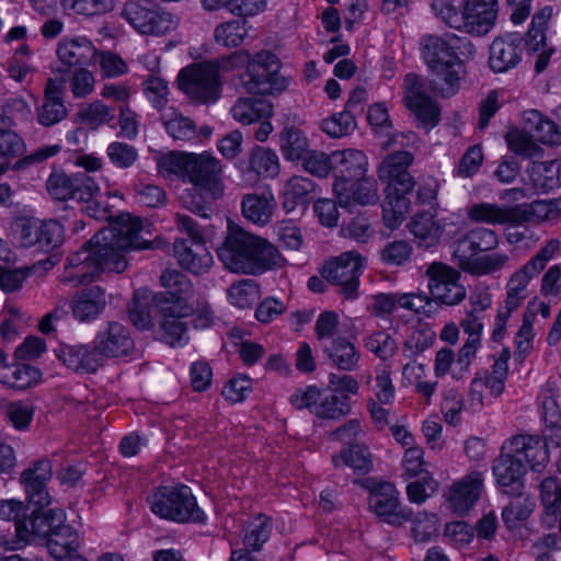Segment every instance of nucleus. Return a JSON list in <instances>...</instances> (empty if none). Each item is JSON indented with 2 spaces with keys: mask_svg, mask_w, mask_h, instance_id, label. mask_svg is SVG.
<instances>
[{
  "mask_svg": "<svg viewBox=\"0 0 561 561\" xmlns=\"http://www.w3.org/2000/svg\"><path fill=\"white\" fill-rule=\"evenodd\" d=\"M94 342L103 359L127 356L134 348L129 331L118 322H110L107 328L96 335Z\"/></svg>",
  "mask_w": 561,
  "mask_h": 561,
  "instance_id": "bb28decb",
  "label": "nucleus"
},
{
  "mask_svg": "<svg viewBox=\"0 0 561 561\" xmlns=\"http://www.w3.org/2000/svg\"><path fill=\"white\" fill-rule=\"evenodd\" d=\"M505 139L511 151L516 154L535 159L542 153V149L535 142V138L526 131L518 129L510 130Z\"/></svg>",
  "mask_w": 561,
  "mask_h": 561,
  "instance_id": "8fccbe9b",
  "label": "nucleus"
},
{
  "mask_svg": "<svg viewBox=\"0 0 561 561\" xmlns=\"http://www.w3.org/2000/svg\"><path fill=\"white\" fill-rule=\"evenodd\" d=\"M151 301L149 296L136 291L128 305V317L134 327L147 330L152 325Z\"/></svg>",
  "mask_w": 561,
  "mask_h": 561,
  "instance_id": "a18cd8bd",
  "label": "nucleus"
},
{
  "mask_svg": "<svg viewBox=\"0 0 561 561\" xmlns=\"http://www.w3.org/2000/svg\"><path fill=\"white\" fill-rule=\"evenodd\" d=\"M301 161L304 169L317 178H325L332 171V153L327 154L322 151L308 150Z\"/></svg>",
  "mask_w": 561,
  "mask_h": 561,
  "instance_id": "680f3d73",
  "label": "nucleus"
},
{
  "mask_svg": "<svg viewBox=\"0 0 561 561\" xmlns=\"http://www.w3.org/2000/svg\"><path fill=\"white\" fill-rule=\"evenodd\" d=\"M159 339L171 346H182L188 341L187 324L182 316L165 317L159 324Z\"/></svg>",
  "mask_w": 561,
  "mask_h": 561,
  "instance_id": "c03bdc74",
  "label": "nucleus"
},
{
  "mask_svg": "<svg viewBox=\"0 0 561 561\" xmlns=\"http://www.w3.org/2000/svg\"><path fill=\"white\" fill-rule=\"evenodd\" d=\"M508 262V255L505 253H490L478 256L460 268L473 275L491 274L501 270Z\"/></svg>",
  "mask_w": 561,
  "mask_h": 561,
  "instance_id": "6e6d98bb",
  "label": "nucleus"
},
{
  "mask_svg": "<svg viewBox=\"0 0 561 561\" xmlns=\"http://www.w3.org/2000/svg\"><path fill=\"white\" fill-rule=\"evenodd\" d=\"M339 459L351 467L357 474H366L373 468L371 455L364 445L355 444L342 449L339 456H333L334 467H339Z\"/></svg>",
  "mask_w": 561,
  "mask_h": 561,
  "instance_id": "ea45409f",
  "label": "nucleus"
},
{
  "mask_svg": "<svg viewBox=\"0 0 561 561\" xmlns=\"http://www.w3.org/2000/svg\"><path fill=\"white\" fill-rule=\"evenodd\" d=\"M93 62L100 66L101 73L106 78L119 77L127 72V64L117 54L108 50H98Z\"/></svg>",
  "mask_w": 561,
  "mask_h": 561,
  "instance_id": "e2e57ef3",
  "label": "nucleus"
},
{
  "mask_svg": "<svg viewBox=\"0 0 561 561\" xmlns=\"http://www.w3.org/2000/svg\"><path fill=\"white\" fill-rule=\"evenodd\" d=\"M271 528L270 518L259 515L245 529L243 548L232 550L229 561H260L254 553L270 538Z\"/></svg>",
  "mask_w": 561,
  "mask_h": 561,
  "instance_id": "a878e982",
  "label": "nucleus"
},
{
  "mask_svg": "<svg viewBox=\"0 0 561 561\" xmlns=\"http://www.w3.org/2000/svg\"><path fill=\"white\" fill-rule=\"evenodd\" d=\"M279 60L271 51H260L249 69L240 76V83L252 94H276L287 88V79L279 75Z\"/></svg>",
  "mask_w": 561,
  "mask_h": 561,
  "instance_id": "6e6552de",
  "label": "nucleus"
},
{
  "mask_svg": "<svg viewBox=\"0 0 561 561\" xmlns=\"http://www.w3.org/2000/svg\"><path fill=\"white\" fill-rule=\"evenodd\" d=\"M552 15L549 7L541 9L533 16L531 26L527 32L525 45L533 51H537L546 44V34L548 21Z\"/></svg>",
  "mask_w": 561,
  "mask_h": 561,
  "instance_id": "603ef678",
  "label": "nucleus"
},
{
  "mask_svg": "<svg viewBox=\"0 0 561 561\" xmlns=\"http://www.w3.org/2000/svg\"><path fill=\"white\" fill-rule=\"evenodd\" d=\"M499 244L496 232L478 227L461 234L455 242L454 260L459 267L473 261L481 252L495 249Z\"/></svg>",
  "mask_w": 561,
  "mask_h": 561,
  "instance_id": "6ab92c4d",
  "label": "nucleus"
},
{
  "mask_svg": "<svg viewBox=\"0 0 561 561\" xmlns=\"http://www.w3.org/2000/svg\"><path fill=\"white\" fill-rule=\"evenodd\" d=\"M257 295L259 288L250 279L233 284L228 291L230 302L239 308L250 307L256 300Z\"/></svg>",
  "mask_w": 561,
  "mask_h": 561,
  "instance_id": "0e129e2a",
  "label": "nucleus"
},
{
  "mask_svg": "<svg viewBox=\"0 0 561 561\" xmlns=\"http://www.w3.org/2000/svg\"><path fill=\"white\" fill-rule=\"evenodd\" d=\"M105 294L99 286L83 289L75 296L72 312L80 321L94 319L105 307Z\"/></svg>",
  "mask_w": 561,
  "mask_h": 561,
  "instance_id": "473e14b6",
  "label": "nucleus"
},
{
  "mask_svg": "<svg viewBox=\"0 0 561 561\" xmlns=\"http://www.w3.org/2000/svg\"><path fill=\"white\" fill-rule=\"evenodd\" d=\"M121 15L146 35H164L178 25L174 15L162 11L152 0H127Z\"/></svg>",
  "mask_w": 561,
  "mask_h": 561,
  "instance_id": "1a4fd4ad",
  "label": "nucleus"
},
{
  "mask_svg": "<svg viewBox=\"0 0 561 561\" xmlns=\"http://www.w3.org/2000/svg\"><path fill=\"white\" fill-rule=\"evenodd\" d=\"M56 354L69 369L80 374H93L103 365V358L95 342L93 344H60Z\"/></svg>",
  "mask_w": 561,
  "mask_h": 561,
  "instance_id": "412c9836",
  "label": "nucleus"
},
{
  "mask_svg": "<svg viewBox=\"0 0 561 561\" xmlns=\"http://www.w3.org/2000/svg\"><path fill=\"white\" fill-rule=\"evenodd\" d=\"M412 254V247L403 240L389 242L380 252L383 263L400 266L408 262Z\"/></svg>",
  "mask_w": 561,
  "mask_h": 561,
  "instance_id": "774afa93",
  "label": "nucleus"
},
{
  "mask_svg": "<svg viewBox=\"0 0 561 561\" xmlns=\"http://www.w3.org/2000/svg\"><path fill=\"white\" fill-rule=\"evenodd\" d=\"M217 255L224 266L233 273L259 275L280 266L278 250L267 240L248 232L231 220Z\"/></svg>",
  "mask_w": 561,
  "mask_h": 561,
  "instance_id": "7ed1b4c3",
  "label": "nucleus"
},
{
  "mask_svg": "<svg viewBox=\"0 0 561 561\" xmlns=\"http://www.w3.org/2000/svg\"><path fill=\"white\" fill-rule=\"evenodd\" d=\"M323 352L331 364L340 370L353 371L359 362V352L346 337L337 336L323 344Z\"/></svg>",
  "mask_w": 561,
  "mask_h": 561,
  "instance_id": "2f4dec72",
  "label": "nucleus"
},
{
  "mask_svg": "<svg viewBox=\"0 0 561 561\" xmlns=\"http://www.w3.org/2000/svg\"><path fill=\"white\" fill-rule=\"evenodd\" d=\"M25 152V142L22 137L9 126H0V161L9 167L12 159Z\"/></svg>",
  "mask_w": 561,
  "mask_h": 561,
  "instance_id": "de8ad7c7",
  "label": "nucleus"
},
{
  "mask_svg": "<svg viewBox=\"0 0 561 561\" xmlns=\"http://www.w3.org/2000/svg\"><path fill=\"white\" fill-rule=\"evenodd\" d=\"M187 180L213 199L222 194L220 161L207 152L191 153Z\"/></svg>",
  "mask_w": 561,
  "mask_h": 561,
  "instance_id": "dca6fc26",
  "label": "nucleus"
},
{
  "mask_svg": "<svg viewBox=\"0 0 561 561\" xmlns=\"http://www.w3.org/2000/svg\"><path fill=\"white\" fill-rule=\"evenodd\" d=\"M410 230L425 247L433 245L442 236L440 227L434 221L430 213L416 215L410 225Z\"/></svg>",
  "mask_w": 561,
  "mask_h": 561,
  "instance_id": "49530a36",
  "label": "nucleus"
},
{
  "mask_svg": "<svg viewBox=\"0 0 561 561\" xmlns=\"http://www.w3.org/2000/svg\"><path fill=\"white\" fill-rule=\"evenodd\" d=\"M348 192L352 194L350 199L353 198L354 202L360 205L375 204L379 199L376 182L371 179H366L365 175L360 180L350 182L346 194Z\"/></svg>",
  "mask_w": 561,
  "mask_h": 561,
  "instance_id": "052dcab7",
  "label": "nucleus"
},
{
  "mask_svg": "<svg viewBox=\"0 0 561 561\" xmlns=\"http://www.w3.org/2000/svg\"><path fill=\"white\" fill-rule=\"evenodd\" d=\"M167 133L175 141H191L197 137L196 124L175 108L170 107L161 116Z\"/></svg>",
  "mask_w": 561,
  "mask_h": 561,
  "instance_id": "f704fd0d",
  "label": "nucleus"
},
{
  "mask_svg": "<svg viewBox=\"0 0 561 561\" xmlns=\"http://www.w3.org/2000/svg\"><path fill=\"white\" fill-rule=\"evenodd\" d=\"M191 153L170 152L158 160V170L164 176L187 179Z\"/></svg>",
  "mask_w": 561,
  "mask_h": 561,
  "instance_id": "5fc2aeb1",
  "label": "nucleus"
},
{
  "mask_svg": "<svg viewBox=\"0 0 561 561\" xmlns=\"http://www.w3.org/2000/svg\"><path fill=\"white\" fill-rule=\"evenodd\" d=\"M250 170L263 178H275L279 173L277 154L267 148L256 147L249 158Z\"/></svg>",
  "mask_w": 561,
  "mask_h": 561,
  "instance_id": "37998d69",
  "label": "nucleus"
},
{
  "mask_svg": "<svg viewBox=\"0 0 561 561\" xmlns=\"http://www.w3.org/2000/svg\"><path fill=\"white\" fill-rule=\"evenodd\" d=\"M540 497L546 508L545 522L553 525L557 522L558 510H561V483L553 477L542 480Z\"/></svg>",
  "mask_w": 561,
  "mask_h": 561,
  "instance_id": "a19ab883",
  "label": "nucleus"
},
{
  "mask_svg": "<svg viewBox=\"0 0 561 561\" xmlns=\"http://www.w3.org/2000/svg\"><path fill=\"white\" fill-rule=\"evenodd\" d=\"M398 305L401 308L412 310L416 313H423L426 317H431L437 311L431 295L427 296L425 294H399Z\"/></svg>",
  "mask_w": 561,
  "mask_h": 561,
  "instance_id": "338daca9",
  "label": "nucleus"
},
{
  "mask_svg": "<svg viewBox=\"0 0 561 561\" xmlns=\"http://www.w3.org/2000/svg\"><path fill=\"white\" fill-rule=\"evenodd\" d=\"M510 448L526 460L531 471L541 472L549 462L548 446L538 436L516 435L511 439Z\"/></svg>",
  "mask_w": 561,
  "mask_h": 561,
  "instance_id": "c85d7f7f",
  "label": "nucleus"
},
{
  "mask_svg": "<svg viewBox=\"0 0 561 561\" xmlns=\"http://www.w3.org/2000/svg\"><path fill=\"white\" fill-rule=\"evenodd\" d=\"M173 251L180 266L194 275L206 274L213 266L214 259L204 240L188 242L186 239H176Z\"/></svg>",
  "mask_w": 561,
  "mask_h": 561,
  "instance_id": "5701e85b",
  "label": "nucleus"
},
{
  "mask_svg": "<svg viewBox=\"0 0 561 561\" xmlns=\"http://www.w3.org/2000/svg\"><path fill=\"white\" fill-rule=\"evenodd\" d=\"M482 488V473L478 471L470 472L461 480L453 483L445 493L448 507L456 514H466L479 500Z\"/></svg>",
  "mask_w": 561,
  "mask_h": 561,
  "instance_id": "aec40b11",
  "label": "nucleus"
},
{
  "mask_svg": "<svg viewBox=\"0 0 561 561\" xmlns=\"http://www.w3.org/2000/svg\"><path fill=\"white\" fill-rule=\"evenodd\" d=\"M492 470L497 484L505 493H523L526 470L520 457L511 450L501 454L494 459Z\"/></svg>",
  "mask_w": 561,
  "mask_h": 561,
  "instance_id": "393cba45",
  "label": "nucleus"
},
{
  "mask_svg": "<svg viewBox=\"0 0 561 561\" xmlns=\"http://www.w3.org/2000/svg\"><path fill=\"white\" fill-rule=\"evenodd\" d=\"M49 194L58 201L91 202L100 194V187L87 172L68 175L64 172L51 173L46 183Z\"/></svg>",
  "mask_w": 561,
  "mask_h": 561,
  "instance_id": "ddd939ff",
  "label": "nucleus"
},
{
  "mask_svg": "<svg viewBox=\"0 0 561 561\" xmlns=\"http://www.w3.org/2000/svg\"><path fill=\"white\" fill-rule=\"evenodd\" d=\"M178 84L194 105L214 104L220 98V76L209 61L194 64L182 69L178 76Z\"/></svg>",
  "mask_w": 561,
  "mask_h": 561,
  "instance_id": "0eeeda50",
  "label": "nucleus"
},
{
  "mask_svg": "<svg viewBox=\"0 0 561 561\" xmlns=\"http://www.w3.org/2000/svg\"><path fill=\"white\" fill-rule=\"evenodd\" d=\"M428 290L435 307L455 306L466 297V288L459 283L460 274L456 270L438 262L432 263L426 270Z\"/></svg>",
  "mask_w": 561,
  "mask_h": 561,
  "instance_id": "9b49d317",
  "label": "nucleus"
},
{
  "mask_svg": "<svg viewBox=\"0 0 561 561\" xmlns=\"http://www.w3.org/2000/svg\"><path fill=\"white\" fill-rule=\"evenodd\" d=\"M412 162V153L398 150L388 154L378 168V178L386 184L382 219L390 229L398 228L411 208L410 195H414L415 181L408 169Z\"/></svg>",
  "mask_w": 561,
  "mask_h": 561,
  "instance_id": "20e7f679",
  "label": "nucleus"
},
{
  "mask_svg": "<svg viewBox=\"0 0 561 561\" xmlns=\"http://www.w3.org/2000/svg\"><path fill=\"white\" fill-rule=\"evenodd\" d=\"M528 172L536 187L551 191L561 186V160L534 161Z\"/></svg>",
  "mask_w": 561,
  "mask_h": 561,
  "instance_id": "e433bc0d",
  "label": "nucleus"
},
{
  "mask_svg": "<svg viewBox=\"0 0 561 561\" xmlns=\"http://www.w3.org/2000/svg\"><path fill=\"white\" fill-rule=\"evenodd\" d=\"M247 36L244 23L238 20L222 22L215 27L214 39L217 44L230 48L240 46Z\"/></svg>",
  "mask_w": 561,
  "mask_h": 561,
  "instance_id": "09e8293b",
  "label": "nucleus"
},
{
  "mask_svg": "<svg viewBox=\"0 0 561 561\" xmlns=\"http://www.w3.org/2000/svg\"><path fill=\"white\" fill-rule=\"evenodd\" d=\"M279 147L286 160L297 161L308 152L309 141L302 130L291 126L279 133Z\"/></svg>",
  "mask_w": 561,
  "mask_h": 561,
  "instance_id": "4c0bfd02",
  "label": "nucleus"
},
{
  "mask_svg": "<svg viewBox=\"0 0 561 561\" xmlns=\"http://www.w3.org/2000/svg\"><path fill=\"white\" fill-rule=\"evenodd\" d=\"M66 78H49L45 87V101L38 110V123L49 127L61 122L67 116V108L61 100Z\"/></svg>",
  "mask_w": 561,
  "mask_h": 561,
  "instance_id": "cd10ccee",
  "label": "nucleus"
},
{
  "mask_svg": "<svg viewBox=\"0 0 561 561\" xmlns=\"http://www.w3.org/2000/svg\"><path fill=\"white\" fill-rule=\"evenodd\" d=\"M80 121L92 129H96L101 125L107 124L115 118L114 108L95 101L82 107L78 112Z\"/></svg>",
  "mask_w": 561,
  "mask_h": 561,
  "instance_id": "864d4df0",
  "label": "nucleus"
},
{
  "mask_svg": "<svg viewBox=\"0 0 561 561\" xmlns=\"http://www.w3.org/2000/svg\"><path fill=\"white\" fill-rule=\"evenodd\" d=\"M53 476V466L50 460L43 458L25 469L20 478L27 496L28 504L34 506V511L28 517L18 520L19 525L27 528L28 545L37 539L46 540L51 533L49 528V510L42 511L50 504V495L47 489V482Z\"/></svg>",
  "mask_w": 561,
  "mask_h": 561,
  "instance_id": "39448f33",
  "label": "nucleus"
},
{
  "mask_svg": "<svg viewBox=\"0 0 561 561\" xmlns=\"http://www.w3.org/2000/svg\"><path fill=\"white\" fill-rule=\"evenodd\" d=\"M356 117L347 113L345 110L341 113L333 114L321 123L322 130L333 138H340L355 130Z\"/></svg>",
  "mask_w": 561,
  "mask_h": 561,
  "instance_id": "13d9d810",
  "label": "nucleus"
},
{
  "mask_svg": "<svg viewBox=\"0 0 561 561\" xmlns=\"http://www.w3.org/2000/svg\"><path fill=\"white\" fill-rule=\"evenodd\" d=\"M160 280L163 287L168 289V294L178 298H184L192 293L193 286L191 280L182 272L176 270H167L161 276Z\"/></svg>",
  "mask_w": 561,
  "mask_h": 561,
  "instance_id": "bf43d9fd",
  "label": "nucleus"
},
{
  "mask_svg": "<svg viewBox=\"0 0 561 561\" xmlns=\"http://www.w3.org/2000/svg\"><path fill=\"white\" fill-rule=\"evenodd\" d=\"M148 502L154 515L176 523H201L206 517L191 489L184 484L160 486Z\"/></svg>",
  "mask_w": 561,
  "mask_h": 561,
  "instance_id": "423d86ee",
  "label": "nucleus"
},
{
  "mask_svg": "<svg viewBox=\"0 0 561 561\" xmlns=\"http://www.w3.org/2000/svg\"><path fill=\"white\" fill-rule=\"evenodd\" d=\"M512 496L502 511V519L507 527L513 528L518 522L526 520L534 510V502L525 493H507Z\"/></svg>",
  "mask_w": 561,
  "mask_h": 561,
  "instance_id": "79ce46f5",
  "label": "nucleus"
},
{
  "mask_svg": "<svg viewBox=\"0 0 561 561\" xmlns=\"http://www.w3.org/2000/svg\"><path fill=\"white\" fill-rule=\"evenodd\" d=\"M405 105L425 127H434L439 122V107L426 94L425 84L416 73H408L404 80Z\"/></svg>",
  "mask_w": 561,
  "mask_h": 561,
  "instance_id": "a211bd4d",
  "label": "nucleus"
},
{
  "mask_svg": "<svg viewBox=\"0 0 561 561\" xmlns=\"http://www.w3.org/2000/svg\"><path fill=\"white\" fill-rule=\"evenodd\" d=\"M421 53L428 70L432 91L443 98L454 95L465 72L463 58L476 53L473 45L455 34L425 35L421 39Z\"/></svg>",
  "mask_w": 561,
  "mask_h": 561,
  "instance_id": "f03ea898",
  "label": "nucleus"
},
{
  "mask_svg": "<svg viewBox=\"0 0 561 561\" xmlns=\"http://www.w3.org/2000/svg\"><path fill=\"white\" fill-rule=\"evenodd\" d=\"M365 346L381 360L390 359L398 350L397 342L386 331H377L367 336Z\"/></svg>",
  "mask_w": 561,
  "mask_h": 561,
  "instance_id": "4d7b16f0",
  "label": "nucleus"
},
{
  "mask_svg": "<svg viewBox=\"0 0 561 561\" xmlns=\"http://www.w3.org/2000/svg\"><path fill=\"white\" fill-rule=\"evenodd\" d=\"M47 549L51 557L62 560L79 549V536L71 526L61 527L53 533L46 540Z\"/></svg>",
  "mask_w": 561,
  "mask_h": 561,
  "instance_id": "58836bf2",
  "label": "nucleus"
},
{
  "mask_svg": "<svg viewBox=\"0 0 561 561\" xmlns=\"http://www.w3.org/2000/svg\"><path fill=\"white\" fill-rule=\"evenodd\" d=\"M13 230L23 247H35L43 252L53 251L65 240V229L55 219L39 220L22 217L15 220Z\"/></svg>",
  "mask_w": 561,
  "mask_h": 561,
  "instance_id": "9d476101",
  "label": "nucleus"
},
{
  "mask_svg": "<svg viewBox=\"0 0 561 561\" xmlns=\"http://www.w3.org/2000/svg\"><path fill=\"white\" fill-rule=\"evenodd\" d=\"M84 211L96 220H111L110 227L100 229L82 248L69 255L68 266L76 270L64 282L75 285L91 282L101 271L122 273L127 267L125 252L147 250L152 242L140 236L142 222L130 214L113 218L111 207L94 197L85 202Z\"/></svg>",
  "mask_w": 561,
  "mask_h": 561,
  "instance_id": "f257e3e1",
  "label": "nucleus"
},
{
  "mask_svg": "<svg viewBox=\"0 0 561 561\" xmlns=\"http://www.w3.org/2000/svg\"><path fill=\"white\" fill-rule=\"evenodd\" d=\"M362 270V256L350 251L327 262L321 270V275L331 284L337 285L342 295L352 298L357 293Z\"/></svg>",
  "mask_w": 561,
  "mask_h": 561,
  "instance_id": "4468645a",
  "label": "nucleus"
},
{
  "mask_svg": "<svg viewBox=\"0 0 561 561\" xmlns=\"http://www.w3.org/2000/svg\"><path fill=\"white\" fill-rule=\"evenodd\" d=\"M496 16L497 0H467L462 10L465 31L483 36L492 30Z\"/></svg>",
  "mask_w": 561,
  "mask_h": 561,
  "instance_id": "b1692460",
  "label": "nucleus"
},
{
  "mask_svg": "<svg viewBox=\"0 0 561 561\" xmlns=\"http://www.w3.org/2000/svg\"><path fill=\"white\" fill-rule=\"evenodd\" d=\"M332 159V171L336 176L333 188L337 204L347 207L350 205V194H346L347 184L365 175L367 159L363 151L356 149L333 151Z\"/></svg>",
  "mask_w": 561,
  "mask_h": 561,
  "instance_id": "f8f14e48",
  "label": "nucleus"
},
{
  "mask_svg": "<svg viewBox=\"0 0 561 561\" xmlns=\"http://www.w3.org/2000/svg\"><path fill=\"white\" fill-rule=\"evenodd\" d=\"M317 184L308 178L294 175L284 185L283 208L294 213L299 207L305 208L316 195Z\"/></svg>",
  "mask_w": 561,
  "mask_h": 561,
  "instance_id": "c756f323",
  "label": "nucleus"
},
{
  "mask_svg": "<svg viewBox=\"0 0 561 561\" xmlns=\"http://www.w3.org/2000/svg\"><path fill=\"white\" fill-rule=\"evenodd\" d=\"M350 411L348 397L346 394L339 397L333 393L324 397L320 403L314 407L313 413L320 419L337 420L347 415Z\"/></svg>",
  "mask_w": 561,
  "mask_h": 561,
  "instance_id": "3c124183",
  "label": "nucleus"
},
{
  "mask_svg": "<svg viewBox=\"0 0 561 561\" xmlns=\"http://www.w3.org/2000/svg\"><path fill=\"white\" fill-rule=\"evenodd\" d=\"M523 51V38L519 34L496 37L490 46V68L494 72H506L519 64Z\"/></svg>",
  "mask_w": 561,
  "mask_h": 561,
  "instance_id": "4be33fe9",
  "label": "nucleus"
},
{
  "mask_svg": "<svg viewBox=\"0 0 561 561\" xmlns=\"http://www.w3.org/2000/svg\"><path fill=\"white\" fill-rule=\"evenodd\" d=\"M59 65L55 73L65 77L70 75L72 68L88 67L96 56V48L85 36L65 37L57 45Z\"/></svg>",
  "mask_w": 561,
  "mask_h": 561,
  "instance_id": "f3484780",
  "label": "nucleus"
},
{
  "mask_svg": "<svg viewBox=\"0 0 561 561\" xmlns=\"http://www.w3.org/2000/svg\"><path fill=\"white\" fill-rule=\"evenodd\" d=\"M232 117L243 125L267 118L273 113V105L265 99L240 98L230 110Z\"/></svg>",
  "mask_w": 561,
  "mask_h": 561,
  "instance_id": "72a5a7b5",
  "label": "nucleus"
},
{
  "mask_svg": "<svg viewBox=\"0 0 561 561\" xmlns=\"http://www.w3.org/2000/svg\"><path fill=\"white\" fill-rule=\"evenodd\" d=\"M468 216L473 221L491 225H516L524 219V213L518 207H500L488 203L471 206L468 210Z\"/></svg>",
  "mask_w": 561,
  "mask_h": 561,
  "instance_id": "7c9ffc66",
  "label": "nucleus"
},
{
  "mask_svg": "<svg viewBox=\"0 0 561 561\" xmlns=\"http://www.w3.org/2000/svg\"><path fill=\"white\" fill-rule=\"evenodd\" d=\"M241 208L245 219L257 226H265L271 221L274 202L265 195L247 194L242 199Z\"/></svg>",
  "mask_w": 561,
  "mask_h": 561,
  "instance_id": "c9c22d12",
  "label": "nucleus"
},
{
  "mask_svg": "<svg viewBox=\"0 0 561 561\" xmlns=\"http://www.w3.org/2000/svg\"><path fill=\"white\" fill-rule=\"evenodd\" d=\"M106 154L110 161L119 169H128L138 159L137 149L128 144L114 141L107 146Z\"/></svg>",
  "mask_w": 561,
  "mask_h": 561,
  "instance_id": "69168bd1",
  "label": "nucleus"
},
{
  "mask_svg": "<svg viewBox=\"0 0 561 561\" xmlns=\"http://www.w3.org/2000/svg\"><path fill=\"white\" fill-rule=\"evenodd\" d=\"M368 503L380 520L392 526H402L413 515L411 508L401 506L399 491L390 482H381L371 488Z\"/></svg>",
  "mask_w": 561,
  "mask_h": 561,
  "instance_id": "2eb2a0df",
  "label": "nucleus"
}]
</instances>
